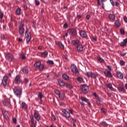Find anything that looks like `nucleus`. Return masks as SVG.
Instances as JSON below:
<instances>
[{
  "label": "nucleus",
  "mask_w": 127,
  "mask_h": 127,
  "mask_svg": "<svg viewBox=\"0 0 127 127\" xmlns=\"http://www.w3.org/2000/svg\"><path fill=\"white\" fill-rule=\"evenodd\" d=\"M25 36L26 38V42L27 44H28L29 42H30V40H31V34L29 32V29L26 28L25 31Z\"/></svg>",
  "instance_id": "nucleus-1"
},
{
  "label": "nucleus",
  "mask_w": 127,
  "mask_h": 127,
  "mask_svg": "<svg viewBox=\"0 0 127 127\" xmlns=\"http://www.w3.org/2000/svg\"><path fill=\"white\" fill-rule=\"evenodd\" d=\"M81 91L83 94H88L89 92V86L86 84H83L80 87Z\"/></svg>",
  "instance_id": "nucleus-2"
},
{
  "label": "nucleus",
  "mask_w": 127,
  "mask_h": 127,
  "mask_svg": "<svg viewBox=\"0 0 127 127\" xmlns=\"http://www.w3.org/2000/svg\"><path fill=\"white\" fill-rule=\"evenodd\" d=\"M70 69L71 71L74 73L75 74V75H79L80 74V72H79V70H78V68H77V66L75 64H72L70 66Z\"/></svg>",
  "instance_id": "nucleus-3"
},
{
  "label": "nucleus",
  "mask_w": 127,
  "mask_h": 127,
  "mask_svg": "<svg viewBox=\"0 0 127 127\" xmlns=\"http://www.w3.org/2000/svg\"><path fill=\"white\" fill-rule=\"evenodd\" d=\"M14 93L17 97H19V98H20V96H21V94H22V91L21 89L19 88H14L13 89Z\"/></svg>",
  "instance_id": "nucleus-4"
},
{
  "label": "nucleus",
  "mask_w": 127,
  "mask_h": 127,
  "mask_svg": "<svg viewBox=\"0 0 127 127\" xmlns=\"http://www.w3.org/2000/svg\"><path fill=\"white\" fill-rule=\"evenodd\" d=\"M84 74L85 75V76H87V77L93 78L94 79L98 77V74H97V73H93L91 71L87 72Z\"/></svg>",
  "instance_id": "nucleus-5"
},
{
  "label": "nucleus",
  "mask_w": 127,
  "mask_h": 127,
  "mask_svg": "<svg viewBox=\"0 0 127 127\" xmlns=\"http://www.w3.org/2000/svg\"><path fill=\"white\" fill-rule=\"evenodd\" d=\"M62 116L65 118V119H69L71 115H70V113L67 111L66 109H63L62 111Z\"/></svg>",
  "instance_id": "nucleus-6"
},
{
  "label": "nucleus",
  "mask_w": 127,
  "mask_h": 127,
  "mask_svg": "<svg viewBox=\"0 0 127 127\" xmlns=\"http://www.w3.org/2000/svg\"><path fill=\"white\" fill-rule=\"evenodd\" d=\"M6 60L11 62L13 60V55L11 54H7L5 56Z\"/></svg>",
  "instance_id": "nucleus-7"
},
{
  "label": "nucleus",
  "mask_w": 127,
  "mask_h": 127,
  "mask_svg": "<svg viewBox=\"0 0 127 127\" xmlns=\"http://www.w3.org/2000/svg\"><path fill=\"white\" fill-rule=\"evenodd\" d=\"M8 79V77H7V76L5 75L3 76L1 83V85H2L3 87H5V86H6V84H7Z\"/></svg>",
  "instance_id": "nucleus-8"
},
{
  "label": "nucleus",
  "mask_w": 127,
  "mask_h": 127,
  "mask_svg": "<svg viewBox=\"0 0 127 127\" xmlns=\"http://www.w3.org/2000/svg\"><path fill=\"white\" fill-rule=\"evenodd\" d=\"M68 31L70 35H72V36H76L77 35V31L73 28L68 29Z\"/></svg>",
  "instance_id": "nucleus-9"
},
{
  "label": "nucleus",
  "mask_w": 127,
  "mask_h": 127,
  "mask_svg": "<svg viewBox=\"0 0 127 127\" xmlns=\"http://www.w3.org/2000/svg\"><path fill=\"white\" fill-rule=\"evenodd\" d=\"M92 96L95 97V99L96 100V101H97L98 102H102V101H103V99L99 97V96L97 94L96 92H94L92 94Z\"/></svg>",
  "instance_id": "nucleus-10"
},
{
  "label": "nucleus",
  "mask_w": 127,
  "mask_h": 127,
  "mask_svg": "<svg viewBox=\"0 0 127 127\" xmlns=\"http://www.w3.org/2000/svg\"><path fill=\"white\" fill-rule=\"evenodd\" d=\"M104 75L106 77H108V78H112L113 77V74L110 70H106L104 71Z\"/></svg>",
  "instance_id": "nucleus-11"
},
{
  "label": "nucleus",
  "mask_w": 127,
  "mask_h": 127,
  "mask_svg": "<svg viewBox=\"0 0 127 127\" xmlns=\"http://www.w3.org/2000/svg\"><path fill=\"white\" fill-rule=\"evenodd\" d=\"M3 105L5 107H7L9 105H10V99H5L3 101Z\"/></svg>",
  "instance_id": "nucleus-12"
},
{
  "label": "nucleus",
  "mask_w": 127,
  "mask_h": 127,
  "mask_svg": "<svg viewBox=\"0 0 127 127\" xmlns=\"http://www.w3.org/2000/svg\"><path fill=\"white\" fill-rule=\"evenodd\" d=\"M104 1H107V0H101V2H100V0H97V4L98 5H101L102 8L104 9L105 8V4H104Z\"/></svg>",
  "instance_id": "nucleus-13"
},
{
  "label": "nucleus",
  "mask_w": 127,
  "mask_h": 127,
  "mask_svg": "<svg viewBox=\"0 0 127 127\" xmlns=\"http://www.w3.org/2000/svg\"><path fill=\"white\" fill-rule=\"evenodd\" d=\"M78 52H82L84 50V47L81 44H79L76 47Z\"/></svg>",
  "instance_id": "nucleus-14"
},
{
  "label": "nucleus",
  "mask_w": 127,
  "mask_h": 127,
  "mask_svg": "<svg viewBox=\"0 0 127 127\" xmlns=\"http://www.w3.org/2000/svg\"><path fill=\"white\" fill-rule=\"evenodd\" d=\"M116 75L119 79H121V80H124V74L122 73L121 71H117Z\"/></svg>",
  "instance_id": "nucleus-15"
},
{
  "label": "nucleus",
  "mask_w": 127,
  "mask_h": 127,
  "mask_svg": "<svg viewBox=\"0 0 127 127\" xmlns=\"http://www.w3.org/2000/svg\"><path fill=\"white\" fill-rule=\"evenodd\" d=\"M106 86L107 88H109V90H110V91H115V88H114V87H113V84H112V83H106Z\"/></svg>",
  "instance_id": "nucleus-16"
},
{
  "label": "nucleus",
  "mask_w": 127,
  "mask_h": 127,
  "mask_svg": "<svg viewBox=\"0 0 127 127\" xmlns=\"http://www.w3.org/2000/svg\"><path fill=\"white\" fill-rule=\"evenodd\" d=\"M80 36L83 38H86L87 37V33L84 30H81L79 32Z\"/></svg>",
  "instance_id": "nucleus-17"
},
{
  "label": "nucleus",
  "mask_w": 127,
  "mask_h": 127,
  "mask_svg": "<svg viewBox=\"0 0 127 127\" xmlns=\"http://www.w3.org/2000/svg\"><path fill=\"white\" fill-rule=\"evenodd\" d=\"M2 115L3 117L5 118V119H8V116H9V114L8 113V111H6L4 110H2Z\"/></svg>",
  "instance_id": "nucleus-18"
},
{
  "label": "nucleus",
  "mask_w": 127,
  "mask_h": 127,
  "mask_svg": "<svg viewBox=\"0 0 127 127\" xmlns=\"http://www.w3.org/2000/svg\"><path fill=\"white\" fill-rule=\"evenodd\" d=\"M80 100H81V101L82 102H85V103H87V104H88V106H91V102H90L89 101V100H88V99L84 97H81L80 98Z\"/></svg>",
  "instance_id": "nucleus-19"
},
{
  "label": "nucleus",
  "mask_w": 127,
  "mask_h": 127,
  "mask_svg": "<svg viewBox=\"0 0 127 127\" xmlns=\"http://www.w3.org/2000/svg\"><path fill=\"white\" fill-rule=\"evenodd\" d=\"M34 116L35 119H36V121L37 122H39L40 121V116L39 115V114L37 112H34Z\"/></svg>",
  "instance_id": "nucleus-20"
},
{
  "label": "nucleus",
  "mask_w": 127,
  "mask_h": 127,
  "mask_svg": "<svg viewBox=\"0 0 127 127\" xmlns=\"http://www.w3.org/2000/svg\"><path fill=\"white\" fill-rule=\"evenodd\" d=\"M118 90L120 93L124 94V93H125V87H124V85L118 87Z\"/></svg>",
  "instance_id": "nucleus-21"
},
{
  "label": "nucleus",
  "mask_w": 127,
  "mask_h": 127,
  "mask_svg": "<svg viewBox=\"0 0 127 127\" xmlns=\"http://www.w3.org/2000/svg\"><path fill=\"white\" fill-rule=\"evenodd\" d=\"M15 82L16 84H20V76H19V75L16 76L15 78Z\"/></svg>",
  "instance_id": "nucleus-22"
},
{
  "label": "nucleus",
  "mask_w": 127,
  "mask_h": 127,
  "mask_svg": "<svg viewBox=\"0 0 127 127\" xmlns=\"http://www.w3.org/2000/svg\"><path fill=\"white\" fill-rule=\"evenodd\" d=\"M41 55L43 58H46L48 56V52L45 51L44 52L41 53Z\"/></svg>",
  "instance_id": "nucleus-23"
},
{
  "label": "nucleus",
  "mask_w": 127,
  "mask_h": 127,
  "mask_svg": "<svg viewBox=\"0 0 127 127\" xmlns=\"http://www.w3.org/2000/svg\"><path fill=\"white\" fill-rule=\"evenodd\" d=\"M19 34L21 35H22L23 34V33H24V28H23L22 26H20L19 27Z\"/></svg>",
  "instance_id": "nucleus-24"
},
{
  "label": "nucleus",
  "mask_w": 127,
  "mask_h": 127,
  "mask_svg": "<svg viewBox=\"0 0 127 127\" xmlns=\"http://www.w3.org/2000/svg\"><path fill=\"white\" fill-rule=\"evenodd\" d=\"M80 43V41L79 40H74L71 41V44L72 45H77V44H79Z\"/></svg>",
  "instance_id": "nucleus-25"
},
{
  "label": "nucleus",
  "mask_w": 127,
  "mask_h": 127,
  "mask_svg": "<svg viewBox=\"0 0 127 127\" xmlns=\"http://www.w3.org/2000/svg\"><path fill=\"white\" fill-rule=\"evenodd\" d=\"M59 83L60 86L62 87H65V85H66V83L64 82V81L62 80H59L58 81Z\"/></svg>",
  "instance_id": "nucleus-26"
},
{
  "label": "nucleus",
  "mask_w": 127,
  "mask_h": 127,
  "mask_svg": "<svg viewBox=\"0 0 127 127\" xmlns=\"http://www.w3.org/2000/svg\"><path fill=\"white\" fill-rule=\"evenodd\" d=\"M15 13L17 15H20L21 14V9L20 8H18L16 9Z\"/></svg>",
  "instance_id": "nucleus-27"
},
{
  "label": "nucleus",
  "mask_w": 127,
  "mask_h": 127,
  "mask_svg": "<svg viewBox=\"0 0 127 127\" xmlns=\"http://www.w3.org/2000/svg\"><path fill=\"white\" fill-rule=\"evenodd\" d=\"M109 17L110 19H111L112 20H115L116 19V16L113 14H110L109 15Z\"/></svg>",
  "instance_id": "nucleus-28"
},
{
  "label": "nucleus",
  "mask_w": 127,
  "mask_h": 127,
  "mask_svg": "<svg viewBox=\"0 0 127 127\" xmlns=\"http://www.w3.org/2000/svg\"><path fill=\"white\" fill-rule=\"evenodd\" d=\"M57 45L60 47L62 49H64V45L62 44V42H58L57 43Z\"/></svg>",
  "instance_id": "nucleus-29"
},
{
  "label": "nucleus",
  "mask_w": 127,
  "mask_h": 127,
  "mask_svg": "<svg viewBox=\"0 0 127 127\" xmlns=\"http://www.w3.org/2000/svg\"><path fill=\"white\" fill-rule=\"evenodd\" d=\"M115 25L116 26V27H120V26H121V23H120V21L116 20L115 22Z\"/></svg>",
  "instance_id": "nucleus-30"
},
{
  "label": "nucleus",
  "mask_w": 127,
  "mask_h": 127,
  "mask_svg": "<svg viewBox=\"0 0 127 127\" xmlns=\"http://www.w3.org/2000/svg\"><path fill=\"white\" fill-rule=\"evenodd\" d=\"M63 78L66 81H68V80H69V76H68L67 74L65 73L63 75Z\"/></svg>",
  "instance_id": "nucleus-31"
},
{
  "label": "nucleus",
  "mask_w": 127,
  "mask_h": 127,
  "mask_svg": "<svg viewBox=\"0 0 127 127\" xmlns=\"http://www.w3.org/2000/svg\"><path fill=\"white\" fill-rule=\"evenodd\" d=\"M41 65V63L40 62H36L34 64V66H35V68H38L39 66H40Z\"/></svg>",
  "instance_id": "nucleus-32"
},
{
  "label": "nucleus",
  "mask_w": 127,
  "mask_h": 127,
  "mask_svg": "<svg viewBox=\"0 0 127 127\" xmlns=\"http://www.w3.org/2000/svg\"><path fill=\"white\" fill-rule=\"evenodd\" d=\"M23 72L24 74H28V68L26 67H24L23 68Z\"/></svg>",
  "instance_id": "nucleus-33"
},
{
  "label": "nucleus",
  "mask_w": 127,
  "mask_h": 127,
  "mask_svg": "<svg viewBox=\"0 0 127 127\" xmlns=\"http://www.w3.org/2000/svg\"><path fill=\"white\" fill-rule=\"evenodd\" d=\"M120 64L121 66H126V62L123 60H121L120 61Z\"/></svg>",
  "instance_id": "nucleus-34"
},
{
  "label": "nucleus",
  "mask_w": 127,
  "mask_h": 127,
  "mask_svg": "<svg viewBox=\"0 0 127 127\" xmlns=\"http://www.w3.org/2000/svg\"><path fill=\"white\" fill-rule=\"evenodd\" d=\"M21 107L23 109H24L25 110H26L27 108V106L26 105V103L25 102L22 103Z\"/></svg>",
  "instance_id": "nucleus-35"
},
{
  "label": "nucleus",
  "mask_w": 127,
  "mask_h": 127,
  "mask_svg": "<svg viewBox=\"0 0 127 127\" xmlns=\"http://www.w3.org/2000/svg\"><path fill=\"white\" fill-rule=\"evenodd\" d=\"M20 58L21 59H23V60H24V59H26V55L24 54H22L20 55Z\"/></svg>",
  "instance_id": "nucleus-36"
},
{
  "label": "nucleus",
  "mask_w": 127,
  "mask_h": 127,
  "mask_svg": "<svg viewBox=\"0 0 127 127\" xmlns=\"http://www.w3.org/2000/svg\"><path fill=\"white\" fill-rule=\"evenodd\" d=\"M59 97L60 98V99H61V100H64V98H65V94H60L59 95Z\"/></svg>",
  "instance_id": "nucleus-37"
},
{
  "label": "nucleus",
  "mask_w": 127,
  "mask_h": 127,
  "mask_svg": "<svg viewBox=\"0 0 127 127\" xmlns=\"http://www.w3.org/2000/svg\"><path fill=\"white\" fill-rule=\"evenodd\" d=\"M76 16H77L78 20H82L83 19V15L77 14Z\"/></svg>",
  "instance_id": "nucleus-38"
},
{
  "label": "nucleus",
  "mask_w": 127,
  "mask_h": 127,
  "mask_svg": "<svg viewBox=\"0 0 127 127\" xmlns=\"http://www.w3.org/2000/svg\"><path fill=\"white\" fill-rule=\"evenodd\" d=\"M77 82H78V83H82L83 82V78L79 76L77 78Z\"/></svg>",
  "instance_id": "nucleus-39"
},
{
  "label": "nucleus",
  "mask_w": 127,
  "mask_h": 127,
  "mask_svg": "<svg viewBox=\"0 0 127 127\" xmlns=\"http://www.w3.org/2000/svg\"><path fill=\"white\" fill-rule=\"evenodd\" d=\"M38 68H39L40 71H42L44 68V65H43V64H41Z\"/></svg>",
  "instance_id": "nucleus-40"
},
{
  "label": "nucleus",
  "mask_w": 127,
  "mask_h": 127,
  "mask_svg": "<svg viewBox=\"0 0 127 127\" xmlns=\"http://www.w3.org/2000/svg\"><path fill=\"white\" fill-rule=\"evenodd\" d=\"M98 61H99V62L100 63H102L104 62V59H103V58H102L101 57H99L98 58Z\"/></svg>",
  "instance_id": "nucleus-41"
},
{
  "label": "nucleus",
  "mask_w": 127,
  "mask_h": 127,
  "mask_svg": "<svg viewBox=\"0 0 127 127\" xmlns=\"http://www.w3.org/2000/svg\"><path fill=\"white\" fill-rule=\"evenodd\" d=\"M47 63L48 64H49V65H53V64H54L53 61H48Z\"/></svg>",
  "instance_id": "nucleus-42"
},
{
  "label": "nucleus",
  "mask_w": 127,
  "mask_h": 127,
  "mask_svg": "<svg viewBox=\"0 0 127 127\" xmlns=\"http://www.w3.org/2000/svg\"><path fill=\"white\" fill-rule=\"evenodd\" d=\"M55 93L58 96H59L60 95V91L59 90L56 89L55 90Z\"/></svg>",
  "instance_id": "nucleus-43"
},
{
  "label": "nucleus",
  "mask_w": 127,
  "mask_h": 127,
  "mask_svg": "<svg viewBox=\"0 0 127 127\" xmlns=\"http://www.w3.org/2000/svg\"><path fill=\"white\" fill-rule=\"evenodd\" d=\"M35 3L36 5L38 6L40 4V2H39V0H35Z\"/></svg>",
  "instance_id": "nucleus-44"
},
{
  "label": "nucleus",
  "mask_w": 127,
  "mask_h": 127,
  "mask_svg": "<svg viewBox=\"0 0 127 127\" xmlns=\"http://www.w3.org/2000/svg\"><path fill=\"white\" fill-rule=\"evenodd\" d=\"M38 98H39V99H40V100H41V99H42V98H43V94H42V93H40L38 95Z\"/></svg>",
  "instance_id": "nucleus-45"
},
{
  "label": "nucleus",
  "mask_w": 127,
  "mask_h": 127,
  "mask_svg": "<svg viewBox=\"0 0 127 127\" xmlns=\"http://www.w3.org/2000/svg\"><path fill=\"white\" fill-rule=\"evenodd\" d=\"M127 44L123 41V42H122L120 44V46L122 47L126 46Z\"/></svg>",
  "instance_id": "nucleus-46"
},
{
  "label": "nucleus",
  "mask_w": 127,
  "mask_h": 127,
  "mask_svg": "<svg viewBox=\"0 0 127 127\" xmlns=\"http://www.w3.org/2000/svg\"><path fill=\"white\" fill-rule=\"evenodd\" d=\"M101 112H102V113L104 114V115H106V109H105L104 108H102L101 109Z\"/></svg>",
  "instance_id": "nucleus-47"
},
{
  "label": "nucleus",
  "mask_w": 127,
  "mask_h": 127,
  "mask_svg": "<svg viewBox=\"0 0 127 127\" xmlns=\"http://www.w3.org/2000/svg\"><path fill=\"white\" fill-rule=\"evenodd\" d=\"M66 88H68V89H71V88H72V86H71V85L69 84H66L65 85Z\"/></svg>",
  "instance_id": "nucleus-48"
},
{
  "label": "nucleus",
  "mask_w": 127,
  "mask_h": 127,
  "mask_svg": "<svg viewBox=\"0 0 127 127\" xmlns=\"http://www.w3.org/2000/svg\"><path fill=\"white\" fill-rule=\"evenodd\" d=\"M120 32H121V34H123V35H125V29H121L120 30Z\"/></svg>",
  "instance_id": "nucleus-49"
},
{
  "label": "nucleus",
  "mask_w": 127,
  "mask_h": 127,
  "mask_svg": "<svg viewBox=\"0 0 127 127\" xmlns=\"http://www.w3.org/2000/svg\"><path fill=\"white\" fill-rule=\"evenodd\" d=\"M101 125L103 127H106V126H107V123L106 122H102L101 123Z\"/></svg>",
  "instance_id": "nucleus-50"
},
{
  "label": "nucleus",
  "mask_w": 127,
  "mask_h": 127,
  "mask_svg": "<svg viewBox=\"0 0 127 127\" xmlns=\"http://www.w3.org/2000/svg\"><path fill=\"white\" fill-rule=\"evenodd\" d=\"M127 53H123L122 54H120V56H122V57H124L127 55Z\"/></svg>",
  "instance_id": "nucleus-51"
},
{
  "label": "nucleus",
  "mask_w": 127,
  "mask_h": 127,
  "mask_svg": "<svg viewBox=\"0 0 127 127\" xmlns=\"http://www.w3.org/2000/svg\"><path fill=\"white\" fill-rule=\"evenodd\" d=\"M12 121L14 124H16V123L17 122V120L16 119V118H13Z\"/></svg>",
  "instance_id": "nucleus-52"
},
{
  "label": "nucleus",
  "mask_w": 127,
  "mask_h": 127,
  "mask_svg": "<svg viewBox=\"0 0 127 127\" xmlns=\"http://www.w3.org/2000/svg\"><path fill=\"white\" fill-rule=\"evenodd\" d=\"M3 17V13L0 11V18L1 19Z\"/></svg>",
  "instance_id": "nucleus-53"
},
{
  "label": "nucleus",
  "mask_w": 127,
  "mask_h": 127,
  "mask_svg": "<svg viewBox=\"0 0 127 127\" xmlns=\"http://www.w3.org/2000/svg\"><path fill=\"white\" fill-rule=\"evenodd\" d=\"M52 119L53 121H56V117H55V116L52 115Z\"/></svg>",
  "instance_id": "nucleus-54"
},
{
  "label": "nucleus",
  "mask_w": 127,
  "mask_h": 127,
  "mask_svg": "<svg viewBox=\"0 0 127 127\" xmlns=\"http://www.w3.org/2000/svg\"><path fill=\"white\" fill-rule=\"evenodd\" d=\"M91 38L93 41H97V38H96V37L93 36Z\"/></svg>",
  "instance_id": "nucleus-55"
},
{
  "label": "nucleus",
  "mask_w": 127,
  "mask_h": 127,
  "mask_svg": "<svg viewBox=\"0 0 127 127\" xmlns=\"http://www.w3.org/2000/svg\"><path fill=\"white\" fill-rule=\"evenodd\" d=\"M91 16H90V15H87L86 16V19H87V20H89Z\"/></svg>",
  "instance_id": "nucleus-56"
},
{
  "label": "nucleus",
  "mask_w": 127,
  "mask_h": 127,
  "mask_svg": "<svg viewBox=\"0 0 127 127\" xmlns=\"http://www.w3.org/2000/svg\"><path fill=\"white\" fill-rule=\"evenodd\" d=\"M110 1L111 2V4L113 5V6H114V5H115V3L114 2V0H110Z\"/></svg>",
  "instance_id": "nucleus-57"
},
{
  "label": "nucleus",
  "mask_w": 127,
  "mask_h": 127,
  "mask_svg": "<svg viewBox=\"0 0 127 127\" xmlns=\"http://www.w3.org/2000/svg\"><path fill=\"white\" fill-rule=\"evenodd\" d=\"M107 68L108 70H109V71H112V67L111 66V65H108Z\"/></svg>",
  "instance_id": "nucleus-58"
},
{
  "label": "nucleus",
  "mask_w": 127,
  "mask_h": 127,
  "mask_svg": "<svg viewBox=\"0 0 127 127\" xmlns=\"http://www.w3.org/2000/svg\"><path fill=\"white\" fill-rule=\"evenodd\" d=\"M1 39H3V40H4V39H6V37H5V36L4 35H2L1 36Z\"/></svg>",
  "instance_id": "nucleus-59"
},
{
  "label": "nucleus",
  "mask_w": 127,
  "mask_h": 127,
  "mask_svg": "<svg viewBox=\"0 0 127 127\" xmlns=\"http://www.w3.org/2000/svg\"><path fill=\"white\" fill-rule=\"evenodd\" d=\"M60 106H62V107H65V103L62 102L60 104Z\"/></svg>",
  "instance_id": "nucleus-60"
},
{
  "label": "nucleus",
  "mask_w": 127,
  "mask_h": 127,
  "mask_svg": "<svg viewBox=\"0 0 127 127\" xmlns=\"http://www.w3.org/2000/svg\"><path fill=\"white\" fill-rule=\"evenodd\" d=\"M68 113H69V115L70 114H71V115L73 114V110L70 109L68 111Z\"/></svg>",
  "instance_id": "nucleus-61"
},
{
  "label": "nucleus",
  "mask_w": 127,
  "mask_h": 127,
  "mask_svg": "<svg viewBox=\"0 0 127 127\" xmlns=\"http://www.w3.org/2000/svg\"><path fill=\"white\" fill-rule=\"evenodd\" d=\"M124 20L125 22H127V17L126 16L124 17Z\"/></svg>",
  "instance_id": "nucleus-62"
},
{
  "label": "nucleus",
  "mask_w": 127,
  "mask_h": 127,
  "mask_svg": "<svg viewBox=\"0 0 127 127\" xmlns=\"http://www.w3.org/2000/svg\"><path fill=\"white\" fill-rule=\"evenodd\" d=\"M64 28H67V27H68V24H64Z\"/></svg>",
  "instance_id": "nucleus-63"
},
{
  "label": "nucleus",
  "mask_w": 127,
  "mask_h": 127,
  "mask_svg": "<svg viewBox=\"0 0 127 127\" xmlns=\"http://www.w3.org/2000/svg\"><path fill=\"white\" fill-rule=\"evenodd\" d=\"M126 44H127V38H126L123 41Z\"/></svg>",
  "instance_id": "nucleus-64"
}]
</instances>
